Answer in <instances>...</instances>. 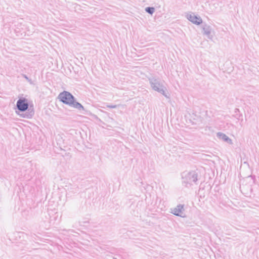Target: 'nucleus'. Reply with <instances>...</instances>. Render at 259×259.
Listing matches in <instances>:
<instances>
[{"label": "nucleus", "mask_w": 259, "mask_h": 259, "mask_svg": "<svg viewBox=\"0 0 259 259\" xmlns=\"http://www.w3.org/2000/svg\"><path fill=\"white\" fill-rule=\"evenodd\" d=\"M151 88L154 91L163 95L167 98H169L167 90L164 84V82L158 78L152 77L149 78Z\"/></svg>", "instance_id": "f257e3e1"}, {"label": "nucleus", "mask_w": 259, "mask_h": 259, "mask_svg": "<svg viewBox=\"0 0 259 259\" xmlns=\"http://www.w3.org/2000/svg\"><path fill=\"white\" fill-rule=\"evenodd\" d=\"M59 98L64 103L70 105L74 108L78 109H83L82 106L79 103L75 102L73 97L67 92H63L60 93L59 95Z\"/></svg>", "instance_id": "f03ea898"}, {"label": "nucleus", "mask_w": 259, "mask_h": 259, "mask_svg": "<svg viewBox=\"0 0 259 259\" xmlns=\"http://www.w3.org/2000/svg\"><path fill=\"white\" fill-rule=\"evenodd\" d=\"M182 179L184 183L192 185L197 180V174L195 171L184 172L182 174Z\"/></svg>", "instance_id": "7ed1b4c3"}, {"label": "nucleus", "mask_w": 259, "mask_h": 259, "mask_svg": "<svg viewBox=\"0 0 259 259\" xmlns=\"http://www.w3.org/2000/svg\"><path fill=\"white\" fill-rule=\"evenodd\" d=\"M187 18L196 25H199L202 23V20L201 17L199 16H196L194 13H188L186 15Z\"/></svg>", "instance_id": "20e7f679"}, {"label": "nucleus", "mask_w": 259, "mask_h": 259, "mask_svg": "<svg viewBox=\"0 0 259 259\" xmlns=\"http://www.w3.org/2000/svg\"><path fill=\"white\" fill-rule=\"evenodd\" d=\"M17 106L20 111H24L27 109L28 107V103L26 99H19L17 103Z\"/></svg>", "instance_id": "39448f33"}, {"label": "nucleus", "mask_w": 259, "mask_h": 259, "mask_svg": "<svg viewBox=\"0 0 259 259\" xmlns=\"http://www.w3.org/2000/svg\"><path fill=\"white\" fill-rule=\"evenodd\" d=\"M184 205L179 204L177 205L176 207L172 209L171 213L177 216L184 217Z\"/></svg>", "instance_id": "423d86ee"}, {"label": "nucleus", "mask_w": 259, "mask_h": 259, "mask_svg": "<svg viewBox=\"0 0 259 259\" xmlns=\"http://www.w3.org/2000/svg\"><path fill=\"white\" fill-rule=\"evenodd\" d=\"M202 29L203 34L206 35L208 39L212 40L213 38V35L211 34L213 32L212 28L209 25L205 24L203 26Z\"/></svg>", "instance_id": "0eeeda50"}, {"label": "nucleus", "mask_w": 259, "mask_h": 259, "mask_svg": "<svg viewBox=\"0 0 259 259\" xmlns=\"http://www.w3.org/2000/svg\"><path fill=\"white\" fill-rule=\"evenodd\" d=\"M217 137L220 140H221L225 142H226L228 144H233L232 140L229 137H228L226 134H225L223 133H221V132L218 133L217 134Z\"/></svg>", "instance_id": "6e6552de"}, {"label": "nucleus", "mask_w": 259, "mask_h": 259, "mask_svg": "<svg viewBox=\"0 0 259 259\" xmlns=\"http://www.w3.org/2000/svg\"><path fill=\"white\" fill-rule=\"evenodd\" d=\"M154 10L155 9L153 7H147L145 9L146 12L151 15L153 14Z\"/></svg>", "instance_id": "1a4fd4ad"}]
</instances>
